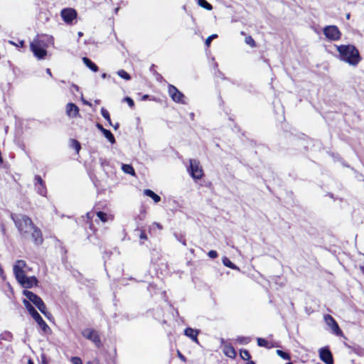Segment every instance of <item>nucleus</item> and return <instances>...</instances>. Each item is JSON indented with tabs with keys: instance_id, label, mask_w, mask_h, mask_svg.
<instances>
[{
	"instance_id": "1",
	"label": "nucleus",
	"mask_w": 364,
	"mask_h": 364,
	"mask_svg": "<svg viewBox=\"0 0 364 364\" xmlns=\"http://www.w3.org/2000/svg\"><path fill=\"white\" fill-rule=\"evenodd\" d=\"M11 218L22 237H31L36 245H41L43 243V238L41 230L28 216L12 213Z\"/></svg>"
},
{
	"instance_id": "2",
	"label": "nucleus",
	"mask_w": 364,
	"mask_h": 364,
	"mask_svg": "<svg viewBox=\"0 0 364 364\" xmlns=\"http://www.w3.org/2000/svg\"><path fill=\"white\" fill-rule=\"evenodd\" d=\"M26 263L24 260H17L14 265L13 271L17 282L26 289L32 288L38 284V279L35 277H27L24 269Z\"/></svg>"
},
{
	"instance_id": "3",
	"label": "nucleus",
	"mask_w": 364,
	"mask_h": 364,
	"mask_svg": "<svg viewBox=\"0 0 364 364\" xmlns=\"http://www.w3.org/2000/svg\"><path fill=\"white\" fill-rule=\"evenodd\" d=\"M339 58L352 66H356L362 60L358 50L353 45H341L336 46Z\"/></svg>"
},
{
	"instance_id": "4",
	"label": "nucleus",
	"mask_w": 364,
	"mask_h": 364,
	"mask_svg": "<svg viewBox=\"0 0 364 364\" xmlns=\"http://www.w3.org/2000/svg\"><path fill=\"white\" fill-rule=\"evenodd\" d=\"M23 304H24L26 309H27V311L31 314V316L33 317V318L36 321V323L41 327L42 331L45 333L50 332V327L45 322V321L43 319V318L41 316V315L38 313V311L36 310V309L32 306V304L26 299L23 300Z\"/></svg>"
},
{
	"instance_id": "5",
	"label": "nucleus",
	"mask_w": 364,
	"mask_h": 364,
	"mask_svg": "<svg viewBox=\"0 0 364 364\" xmlns=\"http://www.w3.org/2000/svg\"><path fill=\"white\" fill-rule=\"evenodd\" d=\"M189 166L187 171L194 180H200L203 176V170L199 161L191 159L189 160Z\"/></svg>"
},
{
	"instance_id": "6",
	"label": "nucleus",
	"mask_w": 364,
	"mask_h": 364,
	"mask_svg": "<svg viewBox=\"0 0 364 364\" xmlns=\"http://www.w3.org/2000/svg\"><path fill=\"white\" fill-rule=\"evenodd\" d=\"M23 294L30 303L32 302L42 314L46 315V306L41 297L28 290H23Z\"/></svg>"
},
{
	"instance_id": "7",
	"label": "nucleus",
	"mask_w": 364,
	"mask_h": 364,
	"mask_svg": "<svg viewBox=\"0 0 364 364\" xmlns=\"http://www.w3.org/2000/svg\"><path fill=\"white\" fill-rule=\"evenodd\" d=\"M168 92L173 102L183 105L186 104L184 95L174 85H168Z\"/></svg>"
},
{
	"instance_id": "8",
	"label": "nucleus",
	"mask_w": 364,
	"mask_h": 364,
	"mask_svg": "<svg viewBox=\"0 0 364 364\" xmlns=\"http://www.w3.org/2000/svg\"><path fill=\"white\" fill-rule=\"evenodd\" d=\"M323 34L331 41H337L341 38V33L336 26H327L323 28Z\"/></svg>"
},
{
	"instance_id": "9",
	"label": "nucleus",
	"mask_w": 364,
	"mask_h": 364,
	"mask_svg": "<svg viewBox=\"0 0 364 364\" xmlns=\"http://www.w3.org/2000/svg\"><path fill=\"white\" fill-rule=\"evenodd\" d=\"M82 335L87 339L91 341L97 347L101 345V341L99 334L96 331L92 328H85L82 331Z\"/></svg>"
},
{
	"instance_id": "10",
	"label": "nucleus",
	"mask_w": 364,
	"mask_h": 364,
	"mask_svg": "<svg viewBox=\"0 0 364 364\" xmlns=\"http://www.w3.org/2000/svg\"><path fill=\"white\" fill-rule=\"evenodd\" d=\"M324 321L331 328L332 332L338 336H342L343 332L341 330L338 324L336 321V320L333 318V316H331L329 314L324 315Z\"/></svg>"
},
{
	"instance_id": "11",
	"label": "nucleus",
	"mask_w": 364,
	"mask_h": 364,
	"mask_svg": "<svg viewBox=\"0 0 364 364\" xmlns=\"http://www.w3.org/2000/svg\"><path fill=\"white\" fill-rule=\"evenodd\" d=\"M77 11L72 8H65L61 10L60 16L63 20L68 24H71L77 18Z\"/></svg>"
},
{
	"instance_id": "12",
	"label": "nucleus",
	"mask_w": 364,
	"mask_h": 364,
	"mask_svg": "<svg viewBox=\"0 0 364 364\" xmlns=\"http://www.w3.org/2000/svg\"><path fill=\"white\" fill-rule=\"evenodd\" d=\"M39 43L36 42H31L30 48L35 57H36L38 60L44 59L47 55V51L46 48L43 47H39Z\"/></svg>"
},
{
	"instance_id": "13",
	"label": "nucleus",
	"mask_w": 364,
	"mask_h": 364,
	"mask_svg": "<svg viewBox=\"0 0 364 364\" xmlns=\"http://www.w3.org/2000/svg\"><path fill=\"white\" fill-rule=\"evenodd\" d=\"M319 358L326 364H333V355L326 347L321 348L319 350Z\"/></svg>"
},
{
	"instance_id": "14",
	"label": "nucleus",
	"mask_w": 364,
	"mask_h": 364,
	"mask_svg": "<svg viewBox=\"0 0 364 364\" xmlns=\"http://www.w3.org/2000/svg\"><path fill=\"white\" fill-rule=\"evenodd\" d=\"M35 188L38 194L46 196L47 190L45 186V183L40 176H36L34 178Z\"/></svg>"
},
{
	"instance_id": "15",
	"label": "nucleus",
	"mask_w": 364,
	"mask_h": 364,
	"mask_svg": "<svg viewBox=\"0 0 364 364\" xmlns=\"http://www.w3.org/2000/svg\"><path fill=\"white\" fill-rule=\"evenodd\" d=\"M66 114L70 117H75L79 114V108L74 103H68L66 105Z\"/></svg>"
},
{
	"instance_id": "16",
	"label": "nucleus",
	"mask_w": 364,
	"mask_h": 364,
	"mask_svg": "<svg viewBox=\"0 0 364 364\" xmlns=\"http://www.w3.org/2000/svg\"><path fill=\"white\" fill-rule=\"evenodd\" d=\"M96 127L99 130H100L102 132L104 136L108 139V141L111 144H113L115 143V138L109 130L105 129L103 126L99 123L96 124Z\"/></svg>"
},
{
	"instance_id": "17",
	"label": "nucleus",
	"mask_w": 364,
	"mask_h": 364,
	"mask_svg": "<svg viewBox=\"0 0 364 364\" xmlns=\"http://www.w3.org/2000/svg\"><path fill=\"white\" fill-rule=\"evenodd\" d=\"M184 333L186 336L191 338L196 343H198V338H197L198 334V331H196L193 328H186L184 331Z\"/></svg>"
},
{
	"instance_id": "18",
	"label": "nucleus",
	"mask_w": 364,
	"mask_h": 364,
	"mask_svg": "<svg viewBox=\"0 0 364 364\" xmlns=\"http://www.w3.org/2000/svg\"><path fill=\"white\" fill-rule=\"evenodd\" d=\"M223 352L229 358H233L236 356V351L231 345H225L223 348Z\"/></svg>"
},
{
	"instance_id": "19",
	"label": "nucleus",
	"mask_w": 364,
	"mask_h": 364,
	"mask_svg": "<svg viewBox=\"0 0 364 364\" xmlns=\"http://www.w3.org/2000/svg\"><path fill=\"white\" fill-rule=\"evenodd\" d=\"M144 193L146 196H149L151 198H152L155 203H159L161 200V197L150 189H145L144 191Z\"/></svg>"
},
{
	"instance_id": "20",
	"label": "nucleus",
	"mask_w": 364,
	"mask_h": 364,
	"mask_svg": "<svg viewBox=\"0 0 364 364\" xmlns=\"http://www.w3.org/2000/svg\"><path fill=\"white\" fill-rule=\"evenodd\" d=\"M82 61L93 72H97L98 70V67L97 65L91 61L89 58L84 57L82 58Z\"/></svg>"
},
{
	"instance_id": "21",
	"label": "nucleus",
	"mask_w": 364,
	"mask_h": 364,
	"mask_svg": "<svg viewBox=\"0 0 364 364\" xmlns=\"http://www.w3.org/2000/svg\"><path fill=\"white\" fill-rule=\"evenodd\" d=\"M46 36L45 37H40V36H37L35 39H33V41L32 42H36V43H39V47H43L44 48H46L47 47V43L46 42ZM47 40H51V38H49V37H46Z\"/></svg>"
},
{
	"instance_id": "22",
	"label": "nucleus",
	"mask_w": 364,
	"mask_h": 364,
	"mask_svg": "<svg viewBox=\"0 0 364 364\" xmlns=\"http://www.w3.org/2000/svg\"><path fill=\"white\" fill-rule=\"evenodd\" d=\"M122 169L126 173L130 174L132 176H134L135 175L134 169V168L131 165L122 164Z\"/></svg>"
},
{
	"instance_id": "23",
	"label": "nucleus",
	"mask_w": 364,
	"mask_h": 364,
	"mask_svg": "<svg viewBox=\"0 0 364 364\" xmlns=\"http://www.w3.org/2000/svg\"><path fill=\"white\" fill-rule=\"evenodd\" d=\"M222 261L225 266L230 267L232 269H239V268L235 264H233L228 257H223Z\"/></svg>"
},
{
	"instance_id": "24",
	"label": "nucleus",
	"mask_w": 364,
	"mask_h": 364,
	"mask_svg": "<svg viewBox=\"0 0 364 364\" xmlns=\"http://www.w3.org/2000/svg\"><path fill=\"white\" fill-rule=\"evenodd\" d=\"M198 4L208 11L213 9V6L206 0H198Z\"/></svg>"
},
{
	"instance_id": "25",
	"label": "nucleus",
	"mask_w": 364,
	"mask_h": 364,
	"mask_svg": "<svg viewBox=\"0 0 364 364\" xmlns=\"http://www.w3.org/2000/svg\"><path fill=\"white\" fill-rule=\"evenodd\" d=\"M70 146L74 149L77 153H78L81 149V145L76 139H70Z\"/></svg>"
},
{
	"instance_id": "26",
	"label": "nucleus",
	"mask_w": 364,
	"mask_h": 364,
	"mask_svg": "<svg viewBox=\"0 0 364 364\" xmlns=\"http://www.w3.org/2000/svg\"><path fill=\"white\" fill-rule=\"evenodd\" d=\"M101 114L102 117L108 122V123L112 125V121L110 119L109 113V112L104 107L101 108Z\"/></svg>"
},
{
	"instance_id": "27",
	"label": "nucleus",
	"mask_w": 364,
	"mask_h": 364,
	"mask_svg": "<svg viewBox=\"0 0 364 364\" xmlns=\"http://www.w3.org/2000/svg\"><path fill=\"white\" fill-rule=\"evenodd\" d=\"M97 216L103 223H106L109 220L107 214L102 211H98L97 213Z\"/></svg>"
},
{
	"instance_id": "28",
	"label": "nucleus",
	"mask_w": 364,
	"mask_h": 364,
	"mask_svg": "<svg viewBox=\"0 0 364 364\" xmlns=\"http://www.w3.org/2000/svg\"><path fill=\"white\" fill-rule=\"evenodd\" d=\"M240 356L244 360H250L251 358L249 351L245 349L240 350Z\"/></svg>"
},
{
	"instance_id": "29",
	"label": "nucleus",
	"mask_w": 364,
	"mask_h": 364,
	"mask_svg": "<svg viewBox=\"0 0 364 364\" xmlns=\"http://www.w3.org/2000/svg\"><path fill=\"white\" fill-rule=\"evenodd\" d=\"M277 354L284 360H289L291 359L290 355L282 350H277Z\"/></svg>"
},
{
	"instance_id": "30",
	"label": "nucleus",
	"mask_w": 364,
	"mask_h": 364,
	"mask_svg": "<svg viewBox=\"0 0 364 364\" xmlns=\"http://www.w3.org/2000/svg\"><path fill=\"white\" fill-rule=\"evenodd\" d=\"M117 75L124 79V80H130L131 77L129 75V73H127L125 70H119L118 72H117Z\"/></svg>"
},
{
	"instance_id": "31",
	"label": "nucleus",
	"mask_w": 364,
	"mask_h": 364,
	"mask_svg": "<svg viewBox=\"0 0 364 364\" xmlns=\"http://www.w3.org/2000/svg\"><path fill=\"white\" fill-rule=\"evenodd\" d=\"M245 43L252 48L256 46L255 41L251 36H247L245 38Z\"/></svg>"
},
{
	"instance_id": "32",
	"label": "nucleus",
	"mask_w": 364,
	"mask_h": 364,
	"mask_svg": "<svg viewBox=\"0 0 364 364\" xmlns=\"http://www.w3.org/2000/svg\"><path fill=\"white\" fill-rule=\"evenodd\" d=\"M267 341L264 339V338H257V345L260 347H267Z\"/></svg>"
},
{
	"instance_id": "33",
	"label": "nucleus",
	"mask_w": 364,
	"mask_h": 364,
	"mask_svg": "<svg viewBox=\"0 0 364 364\" xmlns=\"http://www.w3.org/2000/svg\"><path fill=\"white\" fill-rule=\"evenodd\" d=\"M216 37H217L216 34H213V35L210 36L209 37H208L205 42V46L208 47L210 46L212 40L215 38Z\"/></svg>"
},
{
	"instance_id": "34",
	"label": "nucleus",
	"mask_w": 364,
	"mask_h": 364,
	"mask_svg": "<svg viewBox=\"0 0 364 364\" xmlns=\"http://www.w3.org/2000/svg\"><path fill=\"white\" fill-rule=\"evenodd\" d=\"M237 341L240 342V343L246 344L249 343L250 338L247 337H239L237 338Z\"/></svg>"
},
{
	"instance_id": "35",
	"label": "nucleus",
	"mask_w": 364,
	"mask_h": 364,
	"mask_svg": "<svg viewBox=\"0 0 364 364\" xmlns=\"http://www.w3.org/2000/svg\"><path fill=\"white\" fill-rule=\"evenodd\" d=\"M71 362L73 364H82V362L79 357H73L71 358Z\"/></svg>"
},
{
	"instance_id": "36",
	"label": "nucleus",
	"mask_w": 364,
	"mask_h": 364,
	"mask_svg": "<svg viewBox=\"0 0 364 364\" xmlns=\"http://www.w3.org/2000/svg\"><path fill=\"white\" fill-rule=\"evenodd\" d=\"M124 100L127 102V104L129 105V106L130 107H134V100L132 98H130L129 97H127L124 98Z\"/></svg>"
},
{
	"instance_id": "37",
	"label": "nucleus",
	"mask_w": 364,
	"mask_h": 364,
	"mask_svg": "<svg viewBox=\"0 0 364 364\" xmlns=\"http://www.w3.org/2000/svg\"><path fill=\"white\" fill-rule=\"evenodd\" d=\"M208 255L212 259H215L218 257V253L215 250H210L208 252Z\"/></svg>"
},
{
	"instance_id": "38",
	"label": "nucleus",
	"mask_w": 364,
	"mask_h": 364,
	"mask_svg": "<svg viewBox=\"0 0 364 364\" xmlns=\"http://www.w3.org/2000/svg\"><path fill=\"white\" fill-rule=\"evenodd\" d=\"M139 238H140L141 240H146V239H147V236H146V233H145L144 231H141V232H140Z\"/></svg>"
},
{
	"instance_id": "39",
	"label": "nucleus",
	"mask_w": 364,
	"mask_h": 364,
	"mask_svg": "<svg viewBox=\"0 0 364 364\" xmlns=\"http://www.w3.org/2000/svg\"><path fill=\"white\" fill-rule=\"evenodd\" d=\"M94 216V213L93 212H89V213H87L86 214V217L88 220H91Z\"/></svg>"
},
{
	"instance_id": "40",
	"label": "nucleus",
	"mask_w": 364,
	"mask_h": 364,
	"mask_svg": "<svg viewBox=\"0 0 364 364\" xmlns=\"http://www.w3.org/2000/svg\"><path fill=\"white\" fill-rule=\"evenodd\" d=\"M153 227H156L159 230H161L162 229V226L161 224L158 223H154L153 225H152Z\"/></svg>"
},
{
	"instance_id": "41",
	"label": "nucleus",
	"mask_w": 364,
	"mask_h": 364,
	"mask_svg": "<svg viewBox=\"0 0 364 364\" xmlns=\"http://www.w3.org/2000/svg\"><path fill=\"white\" fill-rule=\"evenodd\" d=\"M72 88L74 89L76 91H79V87L76 85H72Z\"/></svg>"
},
{
	"instance_id": "42",
	"label": "nucleus",
	"mask_w": 364,
	"mask_h": 364,
	"mask_svg": "<svg viewBox=\"0 0 364 364\" xmlns=\"http://www.w3.org/2000/svg\"><path fill=\"white\" fill-rule=\"evenodd\" d=\"M112 126L114 127V129H117L119 127V123H117L114 125L112 124Z\"/></svg>"
},
{
	"instance_id": "43",
	"label": "nucleus",
	"mask_w": 364,
	"mask_h": 364,
	"mask_svg": "<svg viewBox=\"0 0 364 364\" xmlns=\"http://www.w3.org/2000/svg\"><path fill=\"white\" fill-rule=\"evenodd\" d=\"M46 73L52 76L51 70L50 68L46 69Z\"/></svg>"
},
{
	"instance_id": "44",
	"label": "nucleus",
	"mask_w": 364,
	"mask_h": 364,
	"mask_svg": "<svg viewBox=\"0 0 364 364\" xmlns=\"http://www.w3.org/2000/svg\"><path fill=\"white\" fill-rule=\"evenodd\" d=\"M82 102H83V103L85 105H89V106L91 105V104L89 102H87V100H85L82 99Z\"/></svg>"
},
{
	"instance_id": "45",
	"label": "nucleus",
	"mask_w": 364,
	"mask_h": 364,
	"mask_svg": "<svg viewBox=\"0 0 364 364\" xmlns=\"http://www.w3.org/2000/svg\"><path fill=\"white\" fill-rule=\"evenodd\" d=\"M178 356L181 359H182L183 360H185V357L181 353H178Z\"/></svg>"
},
{
	"instance_id": "46",
	"label": "nucleus",
	"mask_w": 364,
	"mask_h": 364,
	"mask_svg": "<svg viewBox=\"0 0 364 364\" xmlns=\"http://www.w3.org/2000/svg\"><path fill=\"white\" fill-rule=\"evenodd\" d=\"M87 364H98L97 361H89Z\"/></svg>"
},
{
	"instance_id": "47",
	"label": "nucleus",
	"mask_w": 364,
	"mask_h": 364,
	"mask_svg": "<svg viewBox=\"0 0 364 364\" xmlns=\"http://www.w3.org/2000/svg\"><path fill=\"white\" fill-rule=\"evenodd\" d=\"M247 364H255L254 361L250 360Z\"/></svg>"
},
{
	"instance_id": "48",
	"label": "nucleus",
	"mask_w": 364,
	"mask_h": 364,
	"mask_svg": "<svg viewBox=\"0 0 364 364\" xmlns=\"http://www.w3.org/2000/svg\"><path fill=\"white\" fill-rule=\"evenodd\" d=\"M28 364H33V363L31 359H29L28 361Z\"/></svg>"
},
{
	"instance_id": "49",
	"label": "nucleus",
	"mask_w": 364,
	"mask_h": 364,
	"mask_svg": "<svg viewBox=\"0 0 364 364\" xmlns=\"http://www.w3.org/2000/svg\"><path fill=\"white\" fill-rule=\"evenodd\" d=\"M23 43H24V42H23V41H21L19 43V46H23Z\"/></svg>"
},
{
	"instance_id": "50",
	"label": "nucleus",
	"mask_w": 364,
	"mask_h": 364,
	"mask_svg": "<svg viewBox=\"0 0 364 364\" xmlns=\"http://www.w3.org/2000/svg\"><path fill=\"white\" fill-rule=\"evenodd\" d=\"M106 77H107L106 73H103V74L102 75V78H105Z\"/></svg>"
},
{
	"instance_id": "51",
	"label": "nucleus",
	"mask_w": 364,
	"mask_h": 364,
	"mask_svg": "<svg viewBox=\"0 0 364 364\" xmlns=\"http://www.w3.org/2000/svg\"><path fill=\"white\" fill-rule=\"evenodd\" d=\"M181 242H182V244H183V245H186V240H183V241H181Z\"/></svg>"
},
{
	"instance_id": "52",
	"label": "nucleus",
	"mask_w": 364,
	"mask_h": 364,
	"mask_svg": "<svg viewBox=\"0 0 364 364\" xmlns=\"http://www.w3.org/2000/svg\"><path fill=\"white\" fill-rule=\"evenodd\" d=\"M118 11H119V8H116L114 10L115 14H117L118 12Z\"/></svg>"
},
{
	"instance_id": "53",
	"label": "nucleus",
	"mask_w": 364,
	"mask_h": 364,
	"mask_svg": "<svg viewBox=\"0 0 364 364\" xmlns=\"http://www.w3.org/2000/svg\"><path fill=\"white\" fill-rule=\"evenodd\" d=\"M346 18H347V19H349V18H350V14H348L346 15Z\"/></svg>"
},
{
	"instance_id": "54",
	"label": "nucleus",
	"mask_w": 364,
	"mask_h": 364,
	"mask_svg": "<svg viewBox=\"0 0 364 364\" xmlns=\"http://www.w3.org/2000/svg\"><path fill=\"white\" fill-rule=\"evenodd\" d=\"M78 36H82V32H79V33H78Z\"/></svg>"
},
{
	"instance_id": "55",
	"label": "nucleus",
	"mask_w": 364,
	"mask_h": 364,
	"mask_svg": "<svg viewBox=\"0 0 364 364\" xmlns=\"http://www.w3.org/2000/svg\"><path fill=\"white\" fill-rule=\"evenodd\" d=\"M286 364H293V363H286Z\"/></svg>"
}]
</instances>
